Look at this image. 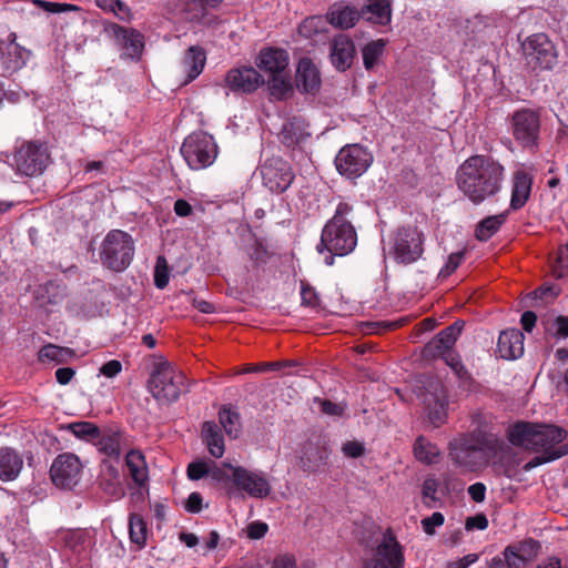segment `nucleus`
Segmentation results:
<instances>
[{
    "mask_svg": "<svg viewBox=\"0 0 568 568\" xmlns=\"http://www.w3.org/2000/svg\"><path fill=\"white\" fill-rule=\"evenodd\" d=\"M503 175L504 168L497 161L488 156L475 155L460 165L457 184L474 204H480L500 190Z\"/></svg>",
    "mask_w": 568,
    "mask_h": 568,
    "instance_id": "obj_1",
    "label": "nucleus"
},
{
    "mask_svg": "<svg viewBox=\"0 0 568 568\" xmlns=\"http://www.w3.org/2000/svg\"><path fill=\"white\" fill-rule=\"evenodd\" d=\"M507 435L513 445L546 455L568 447L561 444L567 436L566 430L555 425L520 420L508 427Z\"/></svg>",
    "mask_w": 568,
    "mask_h": 568,
    "instance_id": "obj_2",
    "label": "nucleus"
},
{
    "mask_svg": "<svg viewBox=\"0 0 568 568\" xmlns=\"http://www.w3.org/2000/svg\"><path fill=\"white\" fill-rule=\"evenodd\" d=\"M353 211V207L347 203H339L334 216L325 224L321 243L317 246V251L322 253L324 250L328 252L325 256V263L327 265L333 264V256H344L351 253L357 244L356 231L346 219V216Z\"/></svg>",
    "mask_w": 568,
    "mask_h": 568,
    "instance_id": "obj_3",
    "label": "nucleus"
},
{
    "mask_svg": "<svg viewBox=\"0 0 568 568\" xmlns=\"http://www.w3.org/2000/svg\"><path fill=\"white\" fill-rule=\"evenodd\" d=\"M185 375L175 369L168 361H161L155 364L148 382L152 396L161 404L175 402L185 384Z\"/></svg>",
    "mask_w": 568,
    "mask_h": 568,
    "instance_id": "obj_4",
    "label": "nucleus"
},
{
    "mask_svg": "<svg viewBox=\"0 0 568 568\" xmlns=\"http://www.w3.org/2000/svg\"><path fill=\"white\" fill-rule=\"evenodd\" d=\"M134 255V242L126 232L121 230L110 231L103 243L101 260L112 271H124Z\"/></svg>",
    "mask_w": 568,
    "mask_h": 568,
    "instance_id": "obj_5",
    "label": "nucleus"
},
{
    "mask_svg": "<svg viewBox=\"0 0 568 568\" xmlns=\"http://www.w3.org/2000/svg\"><path fill=\"white\" fill-rule=\"evenodd\" d=\"M217 145L205 132L190 134L181 146V154L192 170L209 168L217 158Z\"/></svg>",
    "mask_w": 568,
    "mask_h": 568,
    "instance_id": "obj_6",
    "label": "nucleus"
},
{
    "mask_svg": "<svg viewBox=\"0 0 568 568\" xmlns=\"http://www.w3.org/2000/svg\"><path fill=\"white\" fill-rule=\"evenodd\" d=\"M527 64L532 69H551L557 60L554 43L545 33L532 34L523 43Z\"/></svg>",
    "mask_w": 568,
    "mask_h": 568,
    "instance_id": "obj_7",
    "label": "nucleus"
},
{
    "mask_svg": "<svg viewBox=\"0 0 568 568\" xmlns=\"http://www.w3.org/2000/svg\"><path fill=\"white\" fill-rule=\"evenodd\" d=\"M372 154L359 144H349L341 149L335 159L336 169L349 179L364 174L372 164Z\"/></svg>",
    "mask_w": 568,
    "mask_h": 568,
    "instance_id": "obj_8",
    "label": "nucleus"
},
{
    "mask_svg": "<svg viewBox=\"0 0 568 568\" xmlns=\"http://www.w3.org/2000/svg\"><path fill=\"white\" fill-rule=\"evenodd\" d=\"M49 159L48 150L43 144L28 142L17 151L14 162L20 173L27 176H36L43 172Z\"/></svg>",
    "mask_w": 568,
    "mask_h": 568,
    "instance_id": "obj_9",
    "label": "nucleus"
},
{
    "mask_svg": "<svg viewBox=\"0 0 568 568\" xmlns=\"http://www.w3.org/2000/svg\"><path fill=\"white\" fill-rule=\"evenodd\" d=\"M513 135L524 148L537 144L540 131L539 113L531 109H521L511 116Z\"/></svg>",
    "mask_w": 568,
    "mask_h": 568,
    "instance_id": "obj_10",
    "label": "nucleus"
},
{
    "mask_svg": "<svg viewBox=\"0 0 568 568\" xmlns=\"http://www.w3.org/2000/svg\"><path fill=\"white\" fill-rule=\"evenodd\" d=\"M263 184L275 193H282L288 189L294 175L290 164L281 158H272L261 166Z\"/></svg>",
    "mask_w": 568,
    "mask_h": 568,
    "instance_id": "obj_11",
    "label": "nucleus"
},
{
    "mask_svg": "<svg viewBox=\"0 0 568 568\" xmlns=\"http://www.w3.org/2000/svg\"><path fill=\"white\" fill-rule=\"evenodd\" d=\"M395 257L404 264H409L423 254V236L417 227H402L395 237Z\"/></svg>",
    "mask_w": 568,
    "mask_h": 568,
    "instance_id": "obj_12",
    "label": "nucleus"
},
{
    "mask_svg": "<svg viewBox=\"0 0 568 568\" xmlns=\"http://www.w3.org/2000/svg\"><path fill=\"white\" fill-rule=\"evenodd\" d=\"M231 469L232 483L239 490L253 498H265L271 494V484L263 473L252 471L241 466Z\"/></svg>",
    "mask_w": 568,
    "mask_h": 568,
    "instance_id": "obj_13",
    "label": "nucleus"
},
{
    "mask_svg": "<svg viewBox=\"0 0 568 568\" xmlns=\"http://www.w3.org/2000/svg\"><path fill=\"white\" fill-rule=\"evenodd\" d=\"M81 468L78 456L71 453L61 454L50 468L51 479L58 487L71 488L79 481Z\"/></svg>",
    "mask_w": 568,
    "mask_h": 568,
    "instance_id": "obj_14",
    "label": "nucleus"
},
{
    "mask_svg": "<svg viewBox=\"0 0 568 568\" xmlns=\"http://www.w3.org/2000/svg\"><path fill=\"white\" fill-rule=\"evenodd\" d=\"M463 327L464 322L457 321L438 333L425 345L423 351L424 358L433 359L437 357L445 358L448 356V354H450V349L457 341V337L462 333Z\"/></svg>",
    "mask_w": 568,
    "mask_h": 568,
    "instance_id": "obj_15",
    "label": "nucleus"
},
{
    "mask_svg": "<svg viewBox=\"0 0 568 568\" xmlns=\"http://www.w3.org/2000/svg\"><path fill=\"white\" fill-rule=\"evenodd\" d=\"M224 82L232 91L250 93L264 83V79L254 68H240L230 70Z\"/></svg>",
    "mask_w": 568,
    "mask_h": 568,
    "instance_id": "obj_16",
    "label": "nucleus"
},
{
    "mask_svg": "<svg viewBox=\"0 0 568 568\" xmlns=\"http://www.w3.org/2000/svg\"><path fill=\"white\" fill-rule=\"evenodd\" d=\"M376 561L384 568H402L404 556L395 536L387 531L377 547Z\"/></svg>",
    "mask_w": 568,
    "mask_h": 568,
    "instance_id": "obj_17",
    "label": "nucleus"
},
{
    "mask_svg": "<svg viewBox=\"0 0 568 568\" xmlns=\"http://www.w3.org/2000/svg\"><path fill=\"white\" fill-rule=\"evenodd\" d=\"M354 57L355 45L351 38L345 34L336 36L331 43L332 64L339 71H346L351 68Z\"/></svg>",
    "mask_w": 568,
    "mask_h": 568,
    "instance_id": "obj_18",
    "label": "nucleus"
},
{
    "mask_svg": "<svg viewBox=\"0 0 568 568\" xmlns=\"http://www.w3.org/2000/svg\"><path fill=\"white\" fill-rule=\"evenodd\" d=\"M329 452L325 446L306 442L301 448L298 465L304 471L315 473L326 464Z\"/></svg>",
    "mask_w": 568,
    "mask_h": 568,
    "instance_id": "obj_19",
    "label": "nucleus"
},
{
    "mask_svg": "<svg viewBox=\"0 0 568 568\" xmlns=\"http://www.w3.org/2000/svg\"><path fill=\"white\" fill-rule=\"evenodd\" d=\"M524 334L516 328L500 333L497 343V354L504 359H515L524 353Z\"/></svg>",
    "mask_w": 568,
    "mask_h": 568,
    "instance_id": "obj_20",
    "label": "nucleus"
},
{
    "mask_svg": "<svg viewBox=\"0 0 568 568\" xmlns=\"http://www.w3.org/2000/svg\"><path fill=\"white\" fill-rule=\"evenodd\" d=\"M290 62L288 53L283 49L267 48L260 52L257 67L268 77L286 71Z\"/></svg>",
    "mask_w": 568,
    "mask_h": 568,
    "instance_id": "obj_21",
    "label": "nucleus"
},
{
    "mask_svg": "<svg viewBox=\"0 0 568 568\" xmlns=\"http://www.w3.org/2000/svg\"><path fill=\"white\" fill-rule=\"evenodd\" d=\"M320 85L321 74L317 67L308 58L301 59L296 70L297 89L306 93H314Z\"/></svg>",
    "mask_w": 568,
    "mask_h": 568,
    "instance_id": "obj_22",
    "label": "nucleus"
},
{
    "mask_svg": "<svg viewBox=\"0 0 568 568\" xmlns=\"http://www.w3.org/2000/svg\"><path fill=\"white\" fill-rule=\"evenodd\" d=\"M30 52L16 42L13 39L6 43L1 49L2 63L8 72L20 70L29 58Z\"/></svg>",
    "mask_w": 568,
    "mask_h": 568,
    "instance_id": "obj_23",
    "label": "nucleus"
},
{
    "mask_svg": "<svg viewBox=\"0 0 568 568\" xmlns=\"http://www.w3.org/2000/svg\"><path fill=\"white\" fill-rule=\"evenodd\" d=\"M532 176L524 170H518L514 174L513 193L510 206L514 210L523 207L530 196Z\"/></svg>",
    "mask_w": 568,
    "mask_h": 568,
    "instance_id": "obj_24",
    "label": "nucleus"
},
{
    "mask_svg": "<svg viewBox=\"0 0 568 568\" xmlns=\"http://www.w3.org/2000/svg\"><path fill=\"white\" fill-rule=\"evenodd\" d=\"M23 466L22 457L12 448H0V479L13 480L18 477Z\"/></svg>",
    "mask_w": 568,
    "mask_h": 568,
    "instance_id": "obj_25",
    "label": "nucleus"
},
{
    "mask_svg": "<svg viewBox=\"0 0 568 568\" xmlns=\"http://www.w3.org/2000/svg\"><path fill=\"white\" fill-rule=\"evenodd\" d=\"M361 18V13L353 7H343L341 4L333 6L326 13V20L333 27L338 29H349Z\"/></svg>",
    "mask_w": 568,
    "mask_h": 568,
    "instance_id": "obj_26",
    "label": "nucleus"
},
{
    "mask_svg": "<svg viewBox=\"0 0 568 568\" xmlns=\"http://www.w3.org/2000/svg\"><path fill=\"white\" fill-rule=\"evenodd\" d=\"M361 17L376 24L389 23L392 9L389 0H368L359 11Z\"/></svg>",
    "mask_w": 568,
    "mask_h": 568,
    "instance_id": "obj_27",
    "label": "nucleus"
},
{
    "mask_svg": "<svg viewBox=\"0 0 568 568\" xmlns=\"http://www.w3.org/2000/svg\"><path fill=\"white\" fill-rule=\"evenodd\" d=\"M114 34L118 42L125 50L126 55L133 58L141 54L143 49V36L133 29L115 27Z\"/></svg>",
    "mask_w": 568,
    "mask_h": 568,
    "instance_id": "obj_28",
    "label": "nucleus"
},
{
    "mask_svg": "<svg viewBox=\"0 0 568 568\" xmlns=\"http://www.w3.org/2000/svg\"><path fill=\"white\" fill-rule=\"evenodd\" d=\"M306 123L302 118H292L287 120L280 133L281 141L292 146L302 142L310 133L306 131Z\"/></svg>",
    "mask_w": 568,
    "mask_h": 568,
    "instance_id": "obj_29",
    "label": "nucleus"
},
{
    "mask_svg": "<svg viewBox=\"0 0 568 568\" xmlns=\"http://www.w3.org/2000/svg\"><path fill=\"white\" fill-rule=\"evenodd\" d=\"M202 438L206 444L209 453L220 458L224 454V439L219 425L214 422H205L202 427Z\"/></svg>",
    "mask_w": 568,
    "mask_h": 568,
    "instance_id": "obj_30",
    "label": "nucleus"
},
{
    "mask_svg": "<svg viewBox=\"0 0 568 568\" xmlns=\"http://www.w3.org/2000/svg\"><path fill=\"white\" fill-rule=\"evenodd\" d=\"M204 64L205 52L203 49L195 45L190 47L183 58V65L187 72V78L184 81V84H187L197 78L203 71Z\"/></svg>",
    "mask_w": 568,
    "mask_h": 568,
    "instance_id": "obj_31",
    "label": "nucleus"
},
{
    "mask_svg": "<svg viewBox=\"0 0 568 568\" xmlns=\"http://www.w3.org/2000/svg\"><path fill=\"white\" fill-rule=\"evenodd\" d=\"M479 455H481V453L468 442L460 443L457 447L450 449L449 453V456L455 462V464L467 469H474L479 465Z\"/></svg>",
    "mask_w": 568,
    "mask_h": 568,
    "instance_id": "obj_32",
    "label": "nucleus"
},
{
    "mask_svg": "<svg viewBox=\"0 0 568 568\" xmlns=\"http://www.w3.org/2000/svg\"><path fill=\"white\" fill-rule=\"evenodd\" d=\"M125 463L134 483L139 486L144 485L148 480V466L143 454L139 450H131L126 454Z\"/></svg>",
    "mask_w": 568,
    "mask_h": 568,
    "instance_id": "obj_33",
    "label": "nucleus"
},
{
    "mask_svg": "<svg viewBox=\"0 0 568 568\" xmlns=\"http://www.w3.org/2000/svg\"><path fill=\"white\" fill-rule=\"evenodd\" d=\"M64 296V287L54 282H48L44 285L39 286L36 292V298L42 307L60 304Z\"/></svg>",
    "mask_w": 568,
    "mask_h": 568,
    "instance_id": "obj_34",
    "label": "nucleus"
},
{
    "mask_svg": "<svg viewBox=\"0 0 568 568\" xmlns=\"http://www.w3.org/2000/svg\"><path fill=\"white\" fill-rule=\"evenodd\" d=\"M268 89L274 99H286L293 92L287 70L268 77Z\"/></svg>",
    "mask_w": 568,
    "mask_h": 568,
    "instance_id": "obj_35",
    "label": "nucleus"
},
{
    "mask_svg": "<svg viewBox=\"0 0 568 568\" xmlns=\"http://www.w3.org/2000/svg\"><path fill=\"white\" fill-rule=\"evenodd\" d=\"M74 355V351L69 347H62L54 344L44 345L39 351L40 362H55L58 364L65 363L68 358Z\"/></svg>",
    "mask_w": 568,
    "mask_h": 568,
    "instance_id": "obj_36",
    "label": "nucleus"
},
{
    "mask_svg": "<svg viewBox=\"0 0 568 568\" xmlns=\"http://www.w3.org/2000/svg\"><path fill=\"white\" fill-rule=\"evenodd\" d=\"M505 220V214L491 215L484 219L476 227V239L479 241L489 240L500 229Z\"/></svg>",
    "mask_w": 568,
    "mask_h": 568,
    "instance_id": "obj_37",
    "label": "nucleus"
},
{
    "mask_svg": "<svg viewBox=\"0 0 568 568\" xmlns=\"http://www.w3.org/2000/svg\"><path fill=\"white\" fill-rule=\"evenodd\" d=\"M424 388V403L427 407H430L433 403H443L447 398L442 382L436 377H426Z\"/></svg>",
    "mask_w": 568,
    "mask_h": 568,
    "instance_id": "obj_38",
    "label": "nucleus"
},
{
    "mask_svg": "<svg viewBox=\"0 0 568 568\" xmlns=\"http://www.w3.org/2000/svg\"><path fill=\"white\" fill-rule=\"evenodd\" d=\"M387 41L384 39H378L368 42L363 49V63L366 70H372L381 57L383 55L384 49L386 47Z\"/></svg>",
    "mask_w": 568,
    "mask_h": 568,
    "instance_id": "obj_39",
    "label": "nucleus"
},
{
    "mask_svg": "<svg viewBox=\"0 0 568 568\" xmlns=\"http://www.w3.org/2000/svg\"><path fill=\"white\" fill-rule=\"evenodd\" d=\"M220 424L225 433L232 437L237 438L241 432L240 414L231 408L223 407L219 412Z\"/></svg>",
    "mask_w": 568,
    "mask_h": 568,
    "instance_id": "obj_40",
    "label": "nucleus"
},
{
    "mask_svg": "<svg viewBox=\"0 0 568 568\" xmlns=\"http://www.w3.org/2000/svg\"><path fill=\"white\" fill-rule=\"evenodd\" d=\"M98 446L105 455L118 458L120 456V433L113 429L104 430L99 437Z\"/></svg>",
    "mask_w": 568,
    "mask_h": 568,
    "instance_id": "obj_41",
    "label": "nucleus"
},
{
    "mask_svg": "<svg viewBox=\"0 0 568 568\" xmlns=\"http://www.w3.org/2000/svg\"><path fill=\"white\" fill-rule=\"evenodd\" d=\"M414 454L422 463L433 464L436 463L439 456V449L424 437L419 436L414 445Z\"/></svg>",
    "mask_w": 568,
    "mask_h": 568,
    "instance_id": "obj_42",
    "label": "nucleus"
},
{
    "mask_svg": "<svg viewBox=\"0 0 568 568\" xmlns=\"http://www.w3.org/2000/svg\"><path fill=\"white\" fill-rule=\"evenodd\" d=\"M327 20L321 16L306 18L300 26L298 32L302 37L312 39L325 30Z\"/></svg>",
    "mask_w": 568,
    "mask_h": 568,
    "instance_id": "obj_43",
    "label": "nucleus"
},
{
    "mask_svg": "<svg viewBox=\"0 0 568 568\" xmlns=\"http://www.w3.org/2000/svg\"><path fill=\"white\" fill-rule=\"evenodd\" d=\"M464 442H468L483 454L485 450L495 448L497 439L491 434L476 429L470 434L469 438L465 439Z\"/></svg>",
    "mask_w": 568,
    "mask_h": 568,
    "instance_id": "obj_44",
    "label": "nucleus"
},
{
    "mask_svg": "<svg viewBox=\"0 0 568 568\" xmlns=\"http://www.w3.org/2000/svg\"><path fill=\"white\" fill-rule=\"evenodd\" d=\"M77 437L83 439H98L101 435L99 427L90 422H78L68 425Z\"/></svg>",
    "mask_w": 568,
    "mask_h": 568,
    "instance_id": "obj_45",
    "label": "nucleus"
},
{
    "mask_svg": "<svg viewBox=\"0 0 568 568\" xmlns=\"http://www.w3.org/2000/svg\"><path fill=\"white\" fill-rule=\"evenodd\" d=\"M130 539L132 542L143 545L146 539V525L139 515H131L129 520Z\"/></svg>",
    "mask_w": 568,
    "mask_h": 568,
    "instance_id": "obj_46",
    "label": "nucleus"
},
{
    "mask_svg": "<svg viewBox=\"0 0 568 568\" xmlns=\"http://www.w3.org/2000/svg\"><path fill=\"white\" fill-rule=\"evenodd\" d=\"M567 454H568V447H562L560 450L550 453V455H546V454L541 453L540 456H536L531 460H529L527 464H525L523 469L525 471H530L532 468H535L539 465L556 460Z\"/></svg>",
    "mask_w": 568,
    "mask_h": 568,
    "instance_id": "obj_47",
    "label": "nucleus"
},
{
    "mask_svg": "<svg viewBox=\"0 0 568 568\" xmlns=\"http://www.w3.org/2000/svg\"><path fill=\"white\" fill-rule=\"evenodd\" d=\"M552 274L557 278L568 275V243L559 248L556 262L552 266Z\"/></svg>",
    "mask_w": 568,
    "mask_h": 568,
    "instance_id": "obj_48",
    "label": "nucleus"
},
{
    "mask_svg": "<svg viewBox=\"0 0 568 568\" xmlns=\"http://www.w3.org/2000/svg\"><path fill=\"white\" fill-rule=\"evenodd\" d=\"M169 283V266L166 260L163 256H159L156 260L154 271V284L158 288H164Z\"/></svg>",
    "mask_w": 568,
    "mask_h": 568,
    "instance_id": "obj_49",
    "label": "nucleus"
},
{
    "mask_svg": "<svg viewBox=\"0 0 568 568\" xmlns=\"http://www.w3.org/2000/svg\"><path fill=\"white\" fill-rule=\"evenodd\" d=\"M247 254L250 260L254 263L255 266H260L264 263H266L268 257V252L265 248V246L258 242L255 241L250 247L247 248Z\"/></svg>",
    "mask_w": 568,
    "mask_h": 568,
    "instance_id": "obj_50",
    "label": "nucleus"
},
{
    "mask_svg": "<svg viewBox=\"0 0 568 568\" xmlns=\"http://www.w3.org/2000/svg\"><path fill=\"white\" fill-rule=\"evenodd\" d=\"M237 466H233L230 463H222L221 465L213 464L212 467H210L209 475L212 476L213 479L217 481H226L232 480V469L236 468Z\"/></svg>",
    "mask_w": 568,
    "mask_h": 568,
    "instance_id": "obj_51",
    "label": "nucleus"
},
{
    "mask_svg": "<svg viewBox=\"0 0 568 568\" xmlns=\"http://www.w3.org/2000/svg\"><path fill=\"white\" fill-rule=\"evenodd\" d=\"M438 486H439L438 480L434 477H427L424 480L422 495H423L424 503L426 506L432 507V504L428 500H430V501L437 500L436 493H437Z\"/></svg>",
    "mask_w": 568,
    "mask_h": 568,
    "instance_id": "obj_52",
    "label": "nucleus"
},
{
    "mask_svg": "<svg viewBox=\"0 0 568 568\" xmlns=\"http://www.w3.org/2000/svg\"><path fill=\"white\" fill-rule=\"evenodd\" d=\"M302 304L310 307L320 305V297L316 291L305 281H301Z\"/></svg>",
    "mask_w": 568,
    "mask_h": 568,
    "instance_id": "obj_53",
    "label": "nucleus"
},
{
    "mask_svg": "<svg viewBox=\"0 0 568 568\" xmlns=\"http://www.w3.org/2000/svg\"><path fill=\"white\" fill-rule=\"evenodd\" d=\"M446 405H447V398H445V402L443 403H433V405L429 408V419L433 423L435 427H438L442 425L446 417Z\"/></svg>",
    "mask_w": 568,
    "mask_h": 568,
    "instance_id": "obj_54",
    "label": "nucleus"
},
{
    "mask_svg": "<svg viewBox=\"0 0 568 568\" xmlns=\"http://www.w3.org/2000/svg\"><path fill=\"white\" fill-rule=\"evenodd\" d=\"M444 521V515L436 511L432 516L422 519V527L427 535L432 536L435 534V527L442 526Z\"/></svg>",
    "mask_w": 568,
    "mask_h": 568,
    "instance_id": "obj_55",
    "label": "nucleus"
},
{
    "mask_svg": "<svg viewBox=\"0 0 568 568\" xmlns=\"http://www.w3.org/2000/svg\"><path fill=\"white\" fill-rule=\"evenodd\" d=\"M342 452L346 457L358 458L365 454V447L361 442L348 440L343 444Z\"/></svg>",
    "mask_w": 568,
    "mask_h": 568,
    "instance_id": "obj_56",
    "label": "nucleus"
},
{
    "mask_svg": "<svg viewBox=\"0 0 568 568\" xmlns=\"http://www.w3.org/2000/svg\"><path fill=\"white\" fill-rule=\"evenodd\" d=\"M210 467L204 462L191 463L187 466V476L192 480H199L205 475H209Z\"/></svg>",
    "mask_w": 568,
    "mask_h": 568,
    "instance_id": "obj_57",
    "label": "nucleus"
},
{
    "mask_svg": "<svg viewBox=\"0 0 568 568\" xmlns=\"http://www.w3.org/2000/svg\"><path fill=\"white\" fill-rule=\"evenodd\" d=\"M445 362L447 365L452 367V369L460 379H470V374L468 373V371L464 367L462 362L458 358H456L453 354H448V356L445 357Z\"/></svg>",
    "mask_w": 568,
    "mask_h": 568,
    "instance_id": "obj_58",
    "label": "nucleus"
},
{
    "mask_svg": "<svg viewBox=\"0 0 568 568\" xmlns=\"http://www.w3.org/2000/svg\"><path fill=\"white\" fill-rule=\"evenodd\" d=\"M33 3L48 12L59 13L75 9V7L67 3L48 2L44 0H33Z\"/></svg>",
    "mask_w": 568,
    "mask_h": 568,
    "instance_id": "obj_59",
    "label": "nucleus"
},
{
    "mask_svg": "<svg viewBox=\"0 0 568 568\" xmlns=\"http://www.w3.org/2000/svg\"><path fill=\"white\" fill-rule=\"evenodd\" d=\"M463 257L464 252L452 253L446 265L440 270L439 275L443 277L449 276L459 266Z\"/></svg>",
    "mask_w": 568,
    "mask_h": 568,
    "instance_id": "obj_60",
    "label": "nucleus"
},
{
    "mask_svg": "<svg viewBox=\"0 0 568 568\" xmlns=\"http://www.w3.org/2000/svg\"><path fill=\"white\" fill-rule=\"evenodd\" d=\"M488 527V519L485 514H477L466 518L465 528L467 530L480 529L484 530Z\"/></svg>",
    "mask_w": 568,
    "mask_h": 568,
    "instance_id": "obj_61",
    "label": "nucleus"
},
{
    "mask_svg": "<svg viewBox=\"0 0 568 568\" xmlns=\"http://www.w3.org/2000/svg\"><path fill=\"white\" fill-rule=\"evenodd\" d=\"M267 529L268 526L265 523L253 521L246 528L247 537L251 539H260L265 536Z\"/></svg>",
    "mask_w": 568,
    "mask_h": 568,
    "instance_id": "obj_62",
    "label": "nucleus"
},
{
    "mask_svg": "<svg viewBox=\"0 0 568 568\" xmlns=\"http://www.w3.org/2000/svg\"><path fill=\"white\" fill-rule=\"evenodd\" d=\"M505 560L507 565L513 568H520L525 564L524 556L519 555L511 547L506 548Z\"/></svg>",
    "mask_w": 568,
    "mask_h": 568,
    "instance_id": "obj_63",
    "label": "nucleus"
},
{
    "mask_svg": "<svg viewBox=\"0 0 568 568\" xmlns=\"http://www.w3.org/2000/svg\"><path fill=\"white\" fill-rule=\"evenodd\" d=\"M273 568H296V559L293 555H278L274 559Z\"/></svg>",
    "mask_w": 568,
    "mask_h": 568,
    "instance_id": "obj_64",
    "label": "nucleus"
}]
</instances>
